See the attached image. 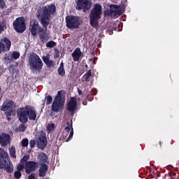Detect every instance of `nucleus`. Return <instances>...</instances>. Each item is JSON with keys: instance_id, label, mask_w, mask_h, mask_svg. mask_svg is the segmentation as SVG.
Listing matches in <instances>:
<instances>
[{"instance_id": "49530a36", "label": "nucleus", "mask_w": 179, "mask_h": 179, "mask_svg": "<svg viewBox=\"0 0 179 179\" xmlns=\"http://www.w3.org/2000/svg\"><path fill=\"white\" fill-rule=\"evenodd\" d=\"M43 103H44V104H45V100H44Z\"/></svg>"}, {"instance_id": "bb28decb", "label": "nucleus", "mask_w": 179, "mask_h": 179, "mask_svg": "<svg viewBox=\"0 0 179 179\" xmlns=\"http://www.w3.org/2000/svg\"><path fill=\"white\" fill-rule=\"evenodd\" d=\"M9 153L10 157H13V159H16V148L12 145L9 150Z\"/></svg>"}, {"instance_id": "4468645a", "label": "nucleus", "mask_w": 179, "mask_h": 179, "mask_svg": "<svg viewBox=\"0 0 179 179\" xmlns=\"http://www.w3.org/2000/svg\"><path fill=\"white\" fill-rule=\"evenodd\" d=\"M38 164L37 162L34 161H28L25 162V171L27 174H31L33 171H36Z\"/></svg>"}, {"instance_id": "cd10ccee", "label": "nucleus", "mask_w": 179, "mask_h": 179, "mask_svg": "<svg viewBox=\"0 0 179 179\" xmlns=\"http://www.w3.org/2000/svg\"><path fill=\"white\" fill-rule=\"evenodd\" d=\"M26 123H22L21 124L19 125L18 128L17 129V132H24L26 129H27V127L24 125Z\"/></svg>"}, {"instance_id": "20e7f679", "label": "nucleus", "mask_w": 179, "mask_h": 179, "mask_svg": "<svg viewBox=\"0 0 179 179\" xmlns=\"http://www.w3.org/2000/svg\"><path fill=\"white\" fill-rule=\"evenodd\" d=\"M101 5L95 3L90 14V24L94 29L99 27V20L101 18Z\"/></svg>"}, {"instance_id": "79ce46f5", "label": "nucleus", "mask_w": 179, "mask_h": 179, "mask_svg": "<svg viewBox=\"0 0 179 179\" xmlns=\"http://www.w3.org/2000/svg\"><path fill=\"white\" fill-rule=\"evenodd\" d=\"M3 31V26L0 24V34H2V32Z\"/></svg>"}, {"instance_id": "2eb2a0df", "label": "nucleus", "mask_w": 179, "mask_h": 179, "mask_svg": "<svg viewBox=\"0 0 179 179\" xmlns=\"http://www.w3.org/2000/svg\"><path fill=\"white\" fill-rule=\"evenodd\" d=\"M38 148L43 150L45 149L47 146V136H45V133H43L39 135V137L37 140Z\"/></svg>"}, {"instance_id": "c03bdc74", "label": "nucleus", "mask_w": 179, "mask_h": 179, "mask_svg": "<svg viewBox=\"0 0 179 179\" xmlns=\"http://www.w3.org/2000/svg\"><path fill=\"white\" fill-rule=\"evenodd\" d=\"M83 106H87V101L83 100Z\"/></svg>"}, {"instance_id": "f3484780", "label": "nucleus", "mask_w": 179, "mask_h": 179, "mask_svg": "<svg viewBox=\"0 0 179 179\" xmlns=\"http://www.w3.org/2000/svg\"><path fill=\"white\" fill-rule=\"evenodd\" d=\"M10 135L6 134V133H2L0 135V145L5 148L6 146H8V145H10Z\"/></svg>"}, {"instance_id": "58836bf2", "label": "nucleus", "mask_w": 179, "mask_h": 179, "mask_svg": "<svg viewBox=\"0 0 179 179\" xmlns=\"http://www.w3.org/2000/svg\"><path fill=\"white\" fill-rule=\"evenodd\" d=\"M29 146L31 148H34L36 146V140H30Z\"/></svg>"}, {"instance_id": "393cba45", "label": "nucleus", "mask_w": 179, "mask_h": 179, "mask_svg": "<svg viewBox=\"0 0 179 179\" xmlns=\"http://www.w3.org/2000/svg\"><path fill=\"white\" fill-rule=\"evenodd\" d=\"M58 74L60 76H65V69L64 68V62L60 63L59 67L57 69Z\"/></svg>"}, {"instance_id": "9b49d317", "label": "nucleus", "mask_w": 179, "mask_h": 179, "mask_svg": "<svg viewBox=\"0 0 179 179\" xmlns=\"http://www.w3.org/2000/svg\"><path fill=\"white\" fill-rule=\"evenodd\" d=\"M12 43L8 38H3L0 41V54L8 52L10 50Z\"/></svg>"}, {"instance_id": "9d476101", "label": "nucleus", "mask_w": 179, "mask_h": 179, "mask_svg": "<svg viewBox=\"0 0 179 179\" xmlns=\"http://www.w3.org/2000/svg\"><path fill=\"white\" fill-rule=\"evenodd\" d=\"M66 125L67 127H66L63 131V138H66V136L69 135V138L66 140V142H69V141L73 138V127H72V122H66Z\"/></svg>"}, {"instance_id": "a18cd8bd", "label": "nucleus", "mask_w": 179, "mask_h": 179, "mask_svg": "<svg viewBox=\"0 0 179 179\" xmlns=\"http://www.w3.org/2000/svg\"><path fill=\"white\" fill-rule=\"evenodd\" d=\"M162 141H159V146H161L162 147Z\"/></svg>"}, {"instance_id": "c85d7f7f", "label": "nucleus", "mask_w": 179, "mask_h": 179, "mask_svg": "<svg viewBox=\"0 0 179 179\" xmlns=\"http://www.w3.org/2000/svg\"><path fill=\"white\" fill-rule=\"evenodd\" d=\"M62 92L63 91H58L57 94L54 100L57 101H62Z\"/></svg>"}, {"instance_id": "f704fd0d", "label": "nucleus", "mask_w": 179, "mask_h": 179, "mask_svg": "<svg viewBox=\"0 0 179 179\" xmlns=\"http://www.w3.org/2000/svg\"><path fill=\"white\" fill-rule=\"evenodd\" d=\"M24 169V165L22 164H18L17 166V171H23V169Z\"/></svg>"}, {"instance_id": "aec40b11", "label": "nucleus", "mask_w": 179, "mask_h": 179, "mask_svg": "<svg viewBox=\"0 0 179 179\" xmlns=\"http://www.w3.org/2000/svg\"><path fill=\"white\" fill-rule=\"evenodd\" d=\"M71 57L74 62H79V59H80V57H82V51L80 50V48H76L71 54Z\"/></svg>"}, {"instance_id": "6ab92c4d", "label": "nucleus", "mask_w": 179, "mask_h": 179, "mask_svg": "<svg viewBox=\"0 0 179 179\" xmlns=\"http://www.w3.org/2000/svg\"><path fill=\"white\" fill-rule=\"evenodd\" d=\"M62 108H64L63 101H53L52 104V111H54V113H59V111H62Z\"/></svg>"}, {"instance_id": "39448f33", "label": "nucleus", "mask_w": 179, "mask_h": 179, "mask_svg": "<svg viewBox=\"0 0 179 179\" xmlns=\"http://www.w3.org/2000/svg\"><path fill=\"white\" fill-rule=\"evenodd\" d=\"M2 169L10 174L13 171V164L10 163L9 155L5 150L0 152V170Z\"/></svg>"}, {"instance_id": "412c9836", "label": "nucleus", "mask_w": 179, "mask_h": 179, "mask_svg": "<svg viewBox=\"0 0 179 179\" xmlns=\"http://www.w3.org/2000/svg\"><path fill=\"white\" fill-rule=\"evenodd\" d=\"M38 159L39 160L40 165L48 164L50 163V161H48V156L44 152H42L38 155Z\"/></svg>"}, {"instance_id": "4c0bfd02", "label": "nucleus", "mask_w": 179, "mask_h": 179, "mask_svg": "<svg viewBox=\"0 0 179 179\" xmlns=\"http://www.w3.org/2000/svg\"><path fill=\"white\" fill-rule=\"evenodd\" d=\"M94 99V96L92 94H87V100L88 101H92Z\"/></svg>"}, {"instance_id": "473e14b6", "label": "nucleus", "mask_w": 179, "mask_h": 179, "mask_svg": "<svg viewBox=\"0 0 179 179\" xmlns=\"http://www.w3.org/2000/svg\"><path fill=\"white\" fill-rule=\"evenodd\" d=\"M30 159V157L27 155H24L21 159H20V163L22 164H24V163H27V160Z\"/></svg>"}, {"instance_id": "4be33fe9", "label": "nucleus", "mask_w": 179, "mask_h": 179, "mask_svg": "<svg viewBox=\"0 0 179 179\" xmlns=\"http://www.w3.org/2000/svg\"><path fill=\"white\" fill-rule=\"evenodd\" d=\"M47 171H48V165L47 164L40 165V167L38 169L39 177H45V175L47 174Z\"/></svg>"}, {"instance_id": "6e6552de", "label": "nucleus", "mask_w": 179, "mask_h": 179, "mask_svg": "<svg viewBox=\"0 0 179 179\" xmlns=\"http://www.w3.org/2000/svg\"><path fill=\"white\" fill-rule=\"evenodd\" d=\"M13 101L10 99H6L1 106V110L6 113L8 121L10 120L9 117L12 116L13 114Z\"/></svg>"}, {"instance_id": "5701e85b", "label": "nucleus", "mask_w": 179, "mask_h": 179, "mask_svg": "<svg viewBox=\"0 0 179 179\" xmlns=\"http://www.w3.org/2000/svg\"><path fill=\"white\" fill-rule=\"evenodd\" d=\"M19 58H20V53L19 52L14 51L10 55V57L8 56L5 57V59H7V61L10 62V61H13V59H19Z\"/></svg>"}, {"instance_id": "dca6fc26", "label": "nucleus", "mask_w": 179, "mask_h": 179, "mask_svg": "<svg viewBox=\"0 0 179 179\" xmlns=\"http://www.w3.org/2000/svg\"><path fill=\"white\" fill-rule=\"evenodd\" d=\"M40 27H40L38 21H37V20H32V22L30 24L29 31L33 37H36V35L38 33Z\"/></svg>"}, {"instance_id": "1a4fd4ad", "label": "nucleus", "mask_w": 179, "mask_h": 179, "mask_svg": "<svg viewBox=\"0 0 179 179\" xmlns=\"http://www.w3.org/2000/svg\"><path fill=\"white\" fill-rule=\"evenodd\" d=\"M14 29L17 33H24L26 31V21L24 17H19L13 22Z\"/></svg>"}, {"instance_id": "c756f323", "label": "nucleus", "mask_w": 179, "mask_h": 179, "mask_svg": "<svg viewBox=\"0 0 179 179\" xmlns=\"http://www.w3.org/2000/svg\"><path fill=\"white\" fill-rule=\"evenodd\" d=\"M55 45H57V43L52 41H50L46 43V47L48 48H52L53 47H55Z\"/></svg>"}, {"instance_id": "ea45409f", "label": "nucleus", "mask_w": 179, "mask_h": 179, "mask_svg": "<svg viewBox=\"0 0 179 179\" xmlns=\"http://www.w3.org/2000/svg\"><path fill=\"white\" fill-rule=\"evenodd\" d=\"M28 179H37V178H36V174L31 173L28 176Z\"/></svg>"}, {"instance_id": "de8ad7c7", "label": "nucleus", "mask_w": 179, "mask_h": 179, "mask_svg": "<svg viewBox=\"0 0 179 179\" xmlns=\"http://www.w3.org/2000/svg\"><path fill=\"white\" fill-rule=\"evenodd\" d=\"M0 93H1V87H0Z\"/></svg>"}, {"instance_id": "b1692460", "label": "nucleus", "mask_w": 179, "mask_h": 179, "mask_svg": "<svg viewBox=\"0 0 179 179\" xmlns=\"http://www.w3.org/2000/svg\"><path fill=\"white\" fill-rule=\"evenodd\" d=\"M43 61L48 66V68H51V66H54V62L52 60H50V55L43 57Z\"/></svg>"}, {"instance_id": "a19ab883", "label": "nucleus", "mask_w": 179, "mask_h": 179, "mask_svg": "<svg viewBox=\"0 0 179 179\" xmlns=\"http://www.w3.org/2000/svg\"><path fill=\"white\" fill-rule=\"evenodd\" d=\"M90 94H92L93 96H96V94H97V90H96V89L92 90Z\"/></svg>"}, {"instance_id": "2f4dec72", "label": "nucleus", "mask_w": 179, "mask_h": 179, "mask_svg": "<svg viewBox=\"0 0 179 179\" xmlns=\"http://www.w3.org/2000/svg\"><path fill=\"white\" fill-rule=\"evenodd\" d=\"M52 103V96L51 95H48L46 96V106H50Z\"/></svg>"}, {"instance_id": "c9c22d12", "label": "nucleus", "mask_w": 179, "mask_h": 179, "mask_svg": "<svg viewBox=\"0 0 179 179\" xmlns=\"http://www.w3.org/2000/svg\"><path fill=\"white\" fill-rule=\"evenodd\" d=\"M6 6V3H5V0H0V9H3Z\"/></svg>"}, {"instance_id": "7ed1b4c3", "label": "nucleus", "mask_w": 179, "mask_h": 179, "mask_svg": "<svg viewBox=\"0 0 179 179\" xmlns=\"http://www.w3.org/2000/svg\"><path fill=\"white\" fill-rule=\"evenodd\" d=\"M44 64L38 55L34 52H31L29 57V66L33 73H40Z\"/></svg>"}, {"instance_id": "09e8293b", "label": "nucleus", "mask_w": 179, "mask_h": 179, "mask_svg": "<svg viewBox=\"0 0 179 179\" xmlns=\"http://www.w3.org/2000/svg\"><path fill=\"white\" fill-rule=\"evenodd\" d=\"M158 177H160V175H158Z\"/></svg>"}, {"instance_id": "f257e3e1", "label": "nucleus", "mask_w": 179, "mask_h": 179, "mask_svg": "<svg viewBox=\"0 0 179 179\" xmlns=\"http://www.w3.org/2000/svg\"><path fill=\"white\" fill-rule=\"evenodd\" d=\"M17 117L21 124H27L29 120V121H36L37 118V110H36V108L34 106L26 105L18 109Z\"/></svg>"}, {"instance_id": "ddd939ff", "label": "nucleus", "mask_w": 179, "mask_h": 179, "mask_svg": "<svg viewBox=\"0 0 179 179\" xmlns=\"http://www.w3.org/2000/svg\"><path fill=\"white\" fill-rule=\"evenodd\" d=\"M76 108H78V101L76 97H72L67 103V110L71 114H75Z\"/></svg>"}, {"instance_id": "a878e982", "label": "nucleus", "mask_w": 179, "mask_h": 179, "mask_svg": "<svg viewBox=\"0 0 179 179\" xmlns=\"http://www.w3.org/2000/svg\"><path fill=\"white\" fill-rule=\"evenodd\" d=\"M92 76V71L89 70L83 76V82H89L90 80V77Z\"/></svg>"}, {"instance_id": "f03ea898", "label": "nucleus", "mask_w": 179, "mask_h": 179, "mask_svg": "<svg viewBox=\"0 0 179 179\" xmlns=\"http://www.w3.org/2000/svg\"><path fill=\"white\" fill-rule=\"evenodd\" d=\"M57 12V6L55 4L50 3L42 7L41 13L38 15L39 22L43 27H47L50 24V21Z\"/></svg>"}, {"instance_id": "7c9ffc66", "label": "nucleus", "mask_w": 179, "mask_h": 179, "mask_svg": "<svg viewBox=\"0 0 179 179\" xmlns=\"http://www.w3.org/2000/svg\"><path fill=\"white\" fill-rule=\"evenodd\" d=\"M21 145L22 148H27L29 146V139L27 138H24L21 141Z\"/></svg>"}, {"instance_id": "0eeeda50", "label": "nucleus", "mask_w": 179, "mask_h": 179, "mask_svg": "<svg viewBox=\"0 0 179 179\" xmlns=\"http://www.w3.org/2000/svg\"><path fill=\"white\" fill-rule=\"evenodd\" d=\"M76 10L87 13L92 9V0H75Z\"/></svg>"}, {"instance_id": "37998d69", "label": "nucleus", "mask_w": 179, "mask_h": 179, "mask_svg": "<svg viewBox=\"0 0 179 179\" xmlns=\"http://www.w3.org/2000/svg\"><path fill=\"white\" fill-rule=\"evenodd\" d=\"M78 93L79 96H82V94H83L82 91L79 88H78Z\"/></svg>"}, {"instance_id": "f8f14e48", "label": "nucleus", "mask_w": 179, "mask_h": 179, "mask_svg": "<svg viewBox=\"0 0 179 179\" xmlns=\"http://www.w3.org/2000/svg\"><path fill=\"white\" fill-rule=\"evenodd\" d=\"M47 27H48V26H46V27H43V28L40 27L38 29L39 38L41 41H42L43 43H47L48 40H50V34L47 32Z\"/></svg>"}, {"instance_id": "72a5a7b5", "label": "nucleus", "mask_w": 179, "mask_h": 179, "mask_svg": "<svg viewBox=\"0 0 179 179\" xmlns=\"http://www.w3.org/2000/svg\"><path fill=\"white\" fill-rule=\"evenodd\" d=\"M14 177L16 179H19L20 178V177H22V172L19 171H16L14 172Z\"/></svg>"}, {"instance_id": "a211bd4d", "label": "nucleus", "mask_w": 179, "mask_h": 179, "mask_svg": "<svg viewBox=\"0 0 179 179\" xmlns=\"http://www.w3.org/2000/svg\"><path fill=\"white\" fill-rule=\"evenodd\" d=\"M108 15L110 16H120L121 15V10H120V6L117 5L112 4L110 6V10L108 12Z\"/></svg>"}, {"instance_id": "e433bc0d", "label": "nucleus", "mask_w": 179, "mask_h": 179, "mask_svg": "<svg viewBox=\"0 0 179 179\" xmlns=\"http://www.w3.org/2000/svg\"><path fill=\"white\" fill-rule=\"evenodd\" d=\"M55 128V124L54 123H51L48 126V131H54Z\"/></svg>"}, {"instance_id": "423d86ee", "label": "nucleus", "mask_w": 179, "mask_h": 179, "mask_svg": "<svg viewBox=\"0 0 179 179\" xmlns=\"http://www.w3.org/2000/svg\"><path fill=\"white\" fill-rule=\"evenodd\" d=\"M83 22L80 17L75 15H68L66 17V26L67 29H78Z\"/></svg>"}]
</instances>
